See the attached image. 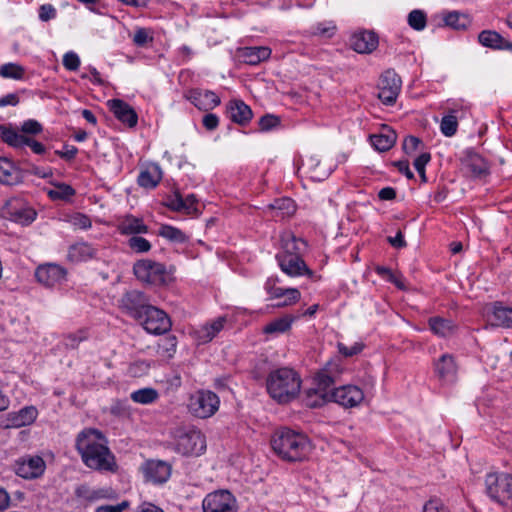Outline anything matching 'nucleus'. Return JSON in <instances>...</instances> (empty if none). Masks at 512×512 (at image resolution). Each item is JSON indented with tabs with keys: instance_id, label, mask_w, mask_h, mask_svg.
I'll list each match as a JSON object with an SVG mask.
<instances>
[{
	"instance_id": "nucleus-61",
	"label": "nucleus",
	"mask_w": 512,
	"mask_h": 512,
	"mask_svg": "<svg viewBox=\"0 0 512 512\" xmlns=\"http://www.w3.org/2000/svg\"><path fill=\"white\" fill-rule=\"evenodd\" d=\"M56 16V9L51 4H44L39 8V18L46 22Z\"/></svg>"
},
{
	"instance_id": "nucleus-40",
	"label": "nucleus",
	"mask_w": 512,
	"mask_h": 512,
	"mask_svg": "<svg viewBox=\"0 0 512 512\" xmlns=\"http://www.w3.org/2000/svg\"><path fill=\"white\" fill-rule=\"evenodd\" d=\"M159 235L175 243H184L187 240V236L180 229L170 225H162Z\"/></svg>"
},
{
	"instance_id": "nucleus-29",
	"label": "nucleus",
	"mask_w": 512,
	"mask_h": 512,
	"mask_svg": "<svg viewBox=\"0 0 512 512\" xmlns=\"http://www.w3.org/2000/svg\"><path fill=\"white\" fill-rule=\"evenodd\" d=\"M162 179V170L158 164L147 165L138 176V184L146 189L155 188Z\"/></svg>"
},
{
	"instance_id": "nucleus-32",
	"label": "nucleus",
	"mask_w": 512,
	"mask_h": 512,
	"mask_svg": "<svg viewBox=\"0 0 512 512\" xmlns=\"http://www.w3.org/2000/svg\"><path fill=\"white\" fill-rule=\"evenodd\" d=\"M305 247L306 244L302 239H297L292 233L285 232L281 235L282 251L279 254H296L300 256Z\"/></svg>"
},
{
	"instance_id": "nucleus-33",
	"label": "nucleus",
	"mask_w": 512,
	"mask_h": 512,
	"mask_svg": "<svg viewBox=\"0 0 512 512\" xmlns=\"http://www.w3.org/2000/svg\"><path fill=\"white\" fill-rule=\"evenodd\" d=\"M118 229L122 234H141L147 233L148 227L143 223L142 219L134 216L125 217L118 225Z\"/></svg>"
},
{
	"instance_id": "nucleus-8",
	"label": "nucleus",
	"mask_w": 512,
	"mask_h": 512,
	"mask_svg": "<svg viewBox=\"0 0 512 512\" xmlns=\"http://www.w3.org/2000/svg\"><path fill=\"white\" fill-rule=\"evenodd\" d=\"M137 321L151 334H164L171 328V321L168 315L163 310L152 305L146 308L141 318Z\"/></svg>"
},
{
	"instance_id": "nucleus-44",
	"label": "nucleus",
	"mask_w": 512,
	"mask_h": 512,
	"mask_svg": "<svg viewBox=\"0 0 512 512\" xmlns=\"http://www.w3.org/2000/svg\"><path fill=\"white\" fill-rule=\"evenodd\" d=\"M458 128V121L455 115L449 114L442 118L440 129L441 132L447 136L452 137L456 134Z\"/></svg>"
},
{
	"instance_id": "nucleus-20",
	"label": "nucleus",
	"mask_w": 512,
	"mask_h": 512,
	"mask_svg": "<svg viewBox=\"0 0 512 512\" xmlns=\"http://www.w3.org/2000/svg\"><path fill=\"white\" fill-rule=\"evenodd\" d=\"M187 99L202 111H209L220 104V98L210 90L193 89L187 94Z\"/></svg>"
},
{
	"instance_id": "nucleus-3",
	"label": "nucleus",
	"mask_w": 512,
	"mask_h": 512,
	"mask_svg": "<svg viewBox=\"0 0 512 512\" xmlns=\"http://www.w3.org/2000/svg\"><path fill=\"white\" fill-rule=\"evenodd\" d=\"M273 451L289 462L305 459L311 451L308 437L289 428H280L271 437Z\"/></svg>"
},
{
	"instance_id": "nucleus-30",
	"label": "nucleus",
	"mask_w": 512,
	"mask_h": 512,
	"mask_svg": "<svg viewBox=\"0 0 512 512\" xmlns=\"http://www.w3.org/2000/svg\"><path fill=\"white\" fill-rule=\"evenodd\" d=\"M478 39L485 47L512 51V42L503 38L496 31L484 30L479 34Z\"/></svg>"
},
{
	"instance_id": "nucleus-7",
	"label": "nucleus",
	"mask_w": 512,
	"mask_h": 512,
	"mask_svg": "<svg viewBox=\"0 0 512 512\" xmlns=\"http://www.w3.org/2000/svg\"><path fill=\"white\" fill-rule=\"evenodd\" d=\"M219 398L211 391H198L191 396L189 411L198 418H208L216 413L219 408Z\"/></svg>"
},
{
	"instance_id": "nucleus-1",
	"label": "nucleus",
	"mask_w": 512,
	"mask_h": 512,
	"mask_svg": "<svg viewBox=\"0 0 512 512\" xmlns=\"http://www.w3.org/2000/svg\"><path fill=\"white\" fill-rule=\"evenodd\" d=\"M340 372L339 363L328 362L317 374V388L307 391L306 405L317 407L321 406L326 401H334L346 408L359 405L364 399V394L359 387L345 385L331 389V386L335 383Z\"/></svg>"
},
{
	"instance_id": "nucleus-24",
	"label": "nucleus",
	"mask_w": 512,
	"mask_h": 512,
	"mask_svg": "<svg viewBox=\"0 0 512 512\" xmlns=\"http://www.w3.org/2000/svg\"><path fill=\"white\" fill-rule=\"evenodd\" d=\"M108 104L110 110L119 121L127 124L129 127H134L137 124V113L128 103L120 99H113Z\"/></svg>"
},
{
	"instance_id": "nucleus-4",
	"label": "nucleus",
	"mask_w": 512,
	"mask_h": 512,
	"mask_svg": "<svg viewBox=\"0 0 512 512\" xmlns=\"http://www.w3.org/2000/svg\"><path fill=\"white\" fill-rule=\"evenodd\" d=\"M267 391L279 403H287L294 399L301 388L298 374L289 368L272 371L266 381Z\"/></svg>"
},
{
	"instance_id": "nucleus-43",
	"label": "nucleus",
	"mask_w": 512,
	"mask_h": 512,
	"mask_svg": "<svg viewBox=\"0 0 512 512\" xmlns=\"http://www.w3.org/2000/svg\"><path fill=\"white\" fill-rule=\"evenodd\" d=\"M468 171L475 177H482L487 174V163L481 157H471L467 163Z\"/></svg>"
},
{
	"instance_id": "nucleus-37",
	"label": "nucleus",
	"mask_w": 512,
	"mask_h": 512,
	"mask_svg": "<svg viewBox=\"0 0 512 512\" xmlns=\"http://www.w3.org/2000/svg\"><path fill=\"white\" fill-rule=\"evenodd\" d=\"M0 137L8 145L14 148H22L25 146L27 136L12 128L0 126Z\"/></svg>"
},
{
	"instance_id": "nucleus-15",
	"label": "nucleus",
	"mask_w": 512,
	"mask_h": 512,
	"mask_svg": "<svg viewBox=\"0 0 512 512\" xmlns=\"http://www.w3.org/2000/svg\"><path fill=\"white\" fill-rule=\"evenodd\" d=\"M281 270L288 276L295 277L303 274L312 275V271L305 262L296 254H277L276 256Z\"/></svg>"
},
{
	"instance_id": "nucleus-34",
	"label": "nucleus",
	"mask_w": 512,
	"mask_h": 512,
	"mask_svg": "<svg viewBox=\"0 0 512 512\" xmlns=\"http://www.w3.org/2000/svg\"><path fill=\"white\" fill-rule=\"evenodd\" d=\"M96 249L90 244L82 242L70 247L68 256L72 261H87L96 256Z\"/></svg>"
},
{
	"instance_id": "nucleus-54",
	"label": "nucleus",
	"mask_w": 512,
	"mask_h": 512,
	"mask_svg": "<svg viewBox=\"0 0 512 512\" xmlns=\"http://www.w3.org/2000/svg\"><path fill=\"white\" fill-rule=\"evenodd\" d=\"M63 65L67 70L75 71L80 66V59L74 52H67L63 56Z\"/></svg>"
},
{
	"instance_id": "nucleus-41",
	"label": "nucleus",
	"mask_w": 512,
	"mask_h": 512,
	"mask_svg": "<svg viewBox=\"0 0 512 512\" xmlns=\"http://www.w3.org/2000/svg\"><path fill=\"white\" fill-rule=\"evenodd\" d=\"M158 392L153 388H143L131 393V399L140 404H150L157 400Z\"/></svg>"
},
{
	"instance_id": "nucleus-62",
	"label": "nucleus",
	"mask_w": 512,
	"mask_h": 512,
	"mask_svg": "<svg viewBox=\"0 0 512 512\" xmlns=\"http://www.w3.org/2000/svg\"><path fill=\"white\" fill-rule=\"evenodd\" d=\"M431 155L428 152L420 154L415 160H414V167L417 170V172H423L425 170V166L430 162Z\"/></svg>"
},
{
	"instance_id": "nucleus-25",
	"label": "nucleus",
	"mask_w": 512,
	"mask_h": 512,
	"mask_svg": "<svg viewBox=\"0 0 512 512\" xmlns=\"http://www.w3.org/2000/svg\"><path fill=\"white\" fill-rule=\"evenodd\" d=\"M271 55V49L266 46L243 47L237 50V58L249 65H257L267 60Z\"/></svg>"
},
{
	"instance_id": "nucleus-55",
	"label": "nucleus",
	"mask_w": 512,
	"mask_h": 512,
	"mask_svg": "<svg viewBox=\"0 0 512 512\" xmlns=\"http://www.w3.org/2000/svg\"><path fill=\"white\" fill-rule=\"evenodd\" d=\"M153 41V37L149 34V32L145 28H139L135 31L133 36V42L137 46H144L148 42Z\"/></svg>"
},
{
	"instance_id": "nucleus-38",
	"label": "nucleus",
	"mask_w": 512,
	"mask_h": 512,
	"mask_svg": "<svg viewBox=\"0 0 512 512\" xmlns=\"http://www.w3.org/2000/svg\"><path fill=\"white\" fill-rule=\"evenodd\" d=\"M293 321V317L284 316L268 323L263 331L267 334L284 333L290 329Z\"/></svg>"
},
{
	"instance_id": "nucleus-51",
	"label": "nucleus",
	"mask_w": 512,
	"mask_h": 512,
	"mask_svg": "<svg viewBox=\"0 0 512 512\" xmlns=\"http://www.w3.org/2000/svg\"><path fill=\"white\" fill-rule=\"evenodd\" d=\"M87 338L84 331L68 334L64 339V345L67 348L75 349L78 345Z\"/></svg>"
},
{
	"instance_id": "nucleus-28",
	"label": "nucleus",
	"mask_w": 512,
	"mask_h": 512,
	"mask_svg": "<svg viewBox=\"0 0 512 512\" xmlns=\"http://www.w3.org/2000/svg\"><path fill=\"white\" fill-rule=\"evenodd\" d=\"M230 119L240 125H245L252 118V110L242 100H232L227 105Z\"/></svg>"
},
{
	"instance_id": "nucleus-63",
	"label": "nucleus",
	"mask_w": 512,
	"mask_h": 512,
	"mask_svg": "<svg viewBox=\"0 0 512 512\" xmlns=\"http://www.w3.org/2000/svg\"><path fill=\"white\" fill-rule=\"evenodd\" d=\"M202 123L207 130L212 131L217 128L219 119L215 114L209 113L203 117Z\"/></svg>"
},
{
	"instance_id": "nucleus-11",
	"label": "nucleus",
	"mask_w": 512,
	"mask_h": 512,
	"mask_svg": "<svg viewBox=\"0 0 512 512\" xmlns=\"http://www.w3.org/2000/svg\"><path fill=\"white\" fill-rule=\"evenodd\" d=\"M378 98L386 105L396 102L401 89V79L393 70H386L380 77L378 84Z\"/></svg>"
},
{
	"instance_id": "nucleus-22",
	"label": "nucleus",
	"mask_w": 512,
	"mask_h": 512,
	"mask_svg": "<svg viewBox=\"0 0 512 512\" xmlns=\"http://www.w3.org/2000/svg\"><path fill=\"white\" fill-rule=\"evenodd\" d=\"M38 415V411L34 406H27L18 412H12L7 415L4 428H20L32 424Z\"/></svg>"
},
{
	"instance_id": "nucleus-2",
	"label": "nucleus",
	"mask_w": 512,
	"mask_h": 512,
	"mask_svg": "<svg viewBox=\"0 0 512 512\" xmlns=\"http://www.w3.org/2000/svg\"><path fill=\"white\" fill-rule=\"evenodd\" d=\"M76 449L83 463L94 470L115 472L117 464L104 435L96 429H86L76 438Z\"/></svg>"
},
{
	"instance_id": "nucleus-36",
	"label": "nucleus",
	"mask_w": 512,
	"mask_h": 512,
	"mask_svg": "<svg viewBox=\"0 0 512 512\" xmlns=\"http://www.w3.org/2000/svg\"><path fill=\"white\" fill-rule=\"evenodd\" d=\"M373 147L380 152L389 150L396 142V133L388 130L386 133L372 135L370 137Z\"/></svg>"
},
{
	"instance_id": "nucleus-35",
	"label": "nucleus",
	"mask_w": 512,
	"mask_h": 512,
	"mask_svg": "<svg viewBox=\"0 0 512 512\" xmlns=\"http://www.w3.org/2000/svg\"><path fill=\"white\" fill-rule=\"evenodd\" d=\"M271 296L275 299L285 298L275 305L277 307H284L296 303L300 299V292L295 288L284 289L275 287L271 290Z\"/></svg>"
},
{
	"instance_id": "nucleus-57",
	"label": "nucleus",
	"mask_w": 512,
	"mask_h": 512,
	"mask_svg": "<svg viewBox=\"0 0 512 512\" xmlns=\"http://www.w3.org/2000/svg\"><path fill=\"white\" fill-rule=\"evenodd\" d=\"M421 140L415 136H407L403 141V150L406 154L414 153L418 146L421 144Z\"/></svg>"
},
{
	"instance_id": "nucleus-26",
	"label": "nucleus",
	"mask_w": 512,
	"mask_h": 512,
	"mask_svg": "<svg viewBox=\"0 0 512 512\" xmlns=\"http://www.w3.org/2000/svg\"><path fill=\"white\" fill-rule=\"evenodd\" d=\"M438 377L445 381H453L457 374V363L452 354L445 353L434 363Z\"/></svg>"
},
{
	"instance_id": "nucleus-64",
	"label": "nucleus",
	"mask_w": 512,
	"mask_h": 512,
	"mask_svg": "<svg viewBox=\"0 0 512 512\" xmlns=\"http://www.w3.org/2000/svg\"><path fill=\"white\" fill-rule=\"evenodd\" d=\"M127 507V503L123 502L118 505H105L96 509V512H122Z\"/></svg>"
},
{
	"instance_id": "nucleus-53",
	"label": "nucleus",
	"mask_w": 512,
	"mask_h": 512,
	"mask_svg": "<svg viewBox=\"0 0 512 512\" xmlns=\"http://www.w3.org/2000/svg\"><path fill=\"white\" fill-rule=\"evenodd\" d=\"M337 347H338V351L341 355H343L345 357H351V356H354L362 351L363 344L356 342L351 347H348L344 343L338 342Z\"/></svg>"
},
{
	"instance_id": "nucleus-6",
	"label": "nucleus",
	"mask_w": 512,
	"mask_h": 512,
	"mask_svg": "<svg viewBox=\"0 0 512 512\" xmlns=\"http://www.w3.org/2000/svg\"><path fill=\"white\" fill-rule=\"evenodd\" d=\"M133 271L138 280L152 285L165 284L168 276L164 264L150 259L137 261Z\"/></svg>"
},
{
	"instance_id": "nucleus-56",
	"label": "nucleus",
	"mask_w": 512,
	"mask_h": 512,
	"mask_svg": "<svg viewBox=\"0 0 512 512\" xmlns=\"http://www.w3.org/2000/svg\"><path fill=\"white\" fill-rule=\"evenodd\" d=\"M423 512H449V510L440 499L433 498L425 503Z\"/></svg>"
},
{
	"instance_id": "nucleus-52",
	"label": "nucleus",
	"mask_w": 512,
	"mask_h": 512,
	"mask_svg": "<svg viewBox=\"0 0 512 512\" xmlns=\"http://www.w3.org/2000/svg\"><path fill=\"white\" fill-rule=\"evenodd\" d=\"M176 337L175 336H169L166 339L162 341L161 344H159V350L162 353V355H165L167 357H172V355L176 351Z\"/></svg>"
},
{
	"instance_id": "nucleus-9",
	"label": "nucleus",
	"mask_w": 512,
	"mask_h": 512,
	"mask_svg": "<svg viewBox=\"0 0 512 512\" xmlns=\"http://www.w3.org/2000/svg\"><path fill=\"white\" fill-rule=\"evenodd\" d=\"M204 512H236V499L228 490L209 493L202 503Z\"/></svg>"
},
{
	"instance_id": "nucleus-16",
	"label": "nucleus",
	"mask_w": 512,
	"mask_h": 512,
	"mask_svg": "<svg viewBox=\"0 0 512 512\" xmlns=\"http://www.w3.org/2000/svg\"><path fill=\"white\" fill-rule=\"evenodd\" d=\"M177 446L183 454L199 455L205 451V438L200 431L191 430L179 437Z\"/></svg>"
},
{
	"instance_id": "nucleus-48",
	"label": "nucleus",
	"mask_w": 512,
	"mask_h": 512,
	"mask_svg": "<svg viewBox=\"0 0 512 512\" xmlns=\"http://www.w3.org/2000/svg\"><path fill=\"white\" fill-rule=\"evenodd\" d=\"M129 247L137 253H145L151 249L150 242L141 236H132L128 240Z\"/></svg>"
},
{
	"instance_id": "nucleus-23",
	"label": "nucleus",
	"mask_w": 512,
	"mask_h": 512,
	"mask_svg": "<svg viewBox=\"0 0 512 512\" xmlns=\"http://www.w3.org/2000/svg\"><path fill=\"white\" fill-rule=\"evenodd\" d=\"M226 323L227 318L225 316H220L217 319L196 329L194 331V337L198 344H205L210 342L214 337L218 335L220 331L223 330Z\"/></svg>"
},
{
	"instance_id": "nucleus-5",
	"label": "nucleus",
	"mask_w": 512,
	"mask_h": 512,
	"mask_svg": "<svg viewBox=\"0 0 512 512\" xmlns=\"http://www.w3.org/2000/svg\"><path fill=\"white\" fill-rule=\"evenodd\" d=\"M486 491L491 499L512 509V476L505 473H490L485 480Z\"/></svg>"
},
{
	"instance_id": "nucleus-59",
	"label": "nucleus",
	"mask_w": 512,
	"mask_h": 512,
	"mask_svg": "<svg viewBox=\"0 0 512 512\" xmlns=\"http://www.w3.org/2000/svg\"><path fill=\"white\" fill-rule=\"evenodd\" d=\"M278 124H279V119H278V117H276L274 115L268 114V115L261 117L259 120V126H260L261 130H263V131L270 130V129L276 127Z\"/></svg>"
},
{
	"instance_id": "nucleus-17",
	"label": "nucleus",
	"mask_w": 512,
	"mask_h": 512,
	"mask_svg": "<svg viewBox=\"0 0 512 512\" xmlns=\"http://www.w3.org/2000/svg\"><path fill=\"white\" fill-rule=\"evenodd\" d=\"M66 271L56 264H47L37 268L35 277L46 287H54L65 280Z\"/></svg>"
},
{
	"instance_id": "nucleus-47",
	"label": "nucleus",
	"mask_w": 512,
	"mask_h": 512,
	"mask_svg": "<svg viewBox=\"0 0 512 512\" xmlns=\"http://www.w3.org/2000/svg\"><path fill=\"white\" fill-rule=\"evenodd\" d=\"M445 24L454 29H463L466 27L468 19L464 15H460L458 12H450L444 18Z\"/></svg>"
},
{
	"instance_id": "nucleus-58",
	"label": "nucleus",
	"mask_w": 512,
	"mask_h": 512,
	"mask_svg": "<svg viewBox=\"0 0 512 512\" xmlns=\"http://www.w3.org/2000/svg\"><path fill=\"white\" fill-rule=\"evenodd\" d=\"M71 223L74 227L79 229H87L91 227V220L84 214L77 213L71 217Z\"/></svg>"
},
{
	"instance_id": "nucleus-27",
	"label": "nucleus",
	"mask_w": 512,
	"mask_h": 512,
	"mask_svg": "<svg viewBox=\"0 0 512 512\" xmlns=\"http://www.w3.org/2000/svg\"><path fill=\"white\" fill-rule=\"evenodd\" d=\"M23 180L22 172L8 158L0 157V183L16 185Z\"/></svg>"
},
{
	"instance_id": "nucleus-18",
	"label": "nucleus",
	"mask_w": 512,
	"mask_h": 512,
	"mask_svg": "<svg viewBox=\"0 0 512 512\" xmlns=\"http://www.w3.org/2000/svg\"><path fill=\"white\" fill-rule=\"evenodd\" d=\"M197 204L198 200L194 194H189L183 198L179 191H175L173 195L169 196L166 202V206L169 209L176 212H183L188 215L199 214Z\"/></svg>"
},
{
	"instance_id": "nucleus-49",
	"label": "nucleus",
	"mask_w": 512,
	"mask_h": 512,
	"mask_svg": "<svg viewBox=\"0 0 512 512\" xmlns=\"http://www.w3.org/2000/svg\"><path fill=\"white\" fill-rule=\"evenodd\" d=\"M150 363L145 360H137L129 366V374L133 377H141L149 371Z\"/></svg>"
},
{
	"instance_id": "nucleus-45",
	"label": "nucleus",
	"mask_w": 512,
	"mask_h": 512,
	"mask_svg": "<svg viewBox=\"0 0 512 512\" xmlns=\"http://www.w3.org/2000/svg\"><path fill=\"white\" fill-rule=\"evenodd\" d=\"M270 207L280 211L283 217L290 216L295 212L294 201L290 198L277 199Z\"/></svg>"
},
{
	"instance_id": "nucleus-13",
	"label": "nucleus",
	"mask_w": 512,
	"mask_h": 512,
	"mask_svg": "<svg viewBox=\"0 0 512 512\" xmlns=\"http://www.w3.org/2000/svg\"><path fill=\"white\" fill-rule=\"evenodd\" d=\"M46 468L45 461L38 455L23 456L14 464L16 474L24 479L40 477Z\"/></svg>"
},
{
	"instance_id": "nucleus-31",
	"label": "nucleus",
	"mask_w": 512,
	"mask_h": 512,
	"mask_svg": "<svg viewBox=\"0 0 512 512\" xmlns=\"http://www.w3.org/2000/svg\"><path fill=\"white\" fill-rule=\"evenodd\" d=\"M428 323L431 331L439 337H450L457 331V326L450 319L436 316L431 317Z\"/></svg>"
},
{
	"instance_id": "nucleus-12",
	"label": "nucleus",
	"mask_w": 512,
	"mask_h": 512,
	"mask_svg": "<svg viewBox=\"0 0 512 512\" xmlns=\"http://www.w3.org/2000/svg\"><path fill=\"white\" fill-rule=\"evenodd\" d=\"M3 215L23 226L31 224L36 218L35 210L19 199L8 201L3 209Z\"/></svg>"
},
{
	"instance_id": "nucleus-10",
	"label": "nucleus",
	"mask_w": 512,
	"mask_h": 512,
	"mask_svg": "<svg viewBox=\"0 0 512 512\" xmlns=\"http://www.w3.org/2000/svg\"><path fill=\"white\" fill-rule=\"evenodd\" d=\"M118 303L119 308L123 312L136 320L141 318V315L150 305L149 299L146 297V295L138 290H130L125 292L119 299Z\"/></svg>"
},
{
	"instance_id": "nucleus-60",
	"label": "nucleus",
	"mask_w": 512,
	"mask_h": 512,
	"mask_svg": "<svg viewBox=\"0 0 512 512\" xmlns=\"http://www.w3.org/2000/svg\"><path fill=\"white\" fill-rule=\"evenodd\" d=\"M336 27L332 24L319 23L313 33L323 37L330 38L335 33Z\"/></svg>"
},
{
	"instance_id": "nucleus-21",
	"label": "nucleus",
	"mask_w": 512,
	"mask_h": 512,
	"mask_svg": "<svg viewBox=\"0 0 512 512\" xmlns=\"http://www.w3.org/2000/svg\"><path fill=\"white\" fill-rule=\"evenodd\" d=\"M350 46L357 53L369 54L378 46V37L372 31L354 33L350 38Z\"/></svg>"
},
{
	"instance_id": "nucleus-19",
	"label": "nucleus",
	"mask_w": 512,
	"mask_h": 512,
	"mask_svg": "<svg viewBox=\"0 0 512 512\" xmlns=\"http://www.w3.org/2000/svg\"><path fill=\"white\" fill-rule=\"evenodd\" d=\"M485 314L492 326L512 328V308L494 303L485 307Z\"/></svg>"
},
{
	"instance_id": "nucleus-50",
	"label": "nucleus",
	"mask_w": 512,
	"mask_h": 512,
	"mask_svg": "<svg viewBox=\"0 0 512 512\" xmlns=\"http://www.w3.org/2000/svg\"><path fill=\"white\" fill-rule=\"evenodd\" d=\"M42 130H43L42 125L34 119L26 120L21 125V132L24 135L26 134V136L40 134L42 132Z\"/></svg>"
},
{
	"instance_id": "nucleus-46",
	"label": "nucleus",
	"mask_w": 512,
	"mask_h": 512,
	"mask_svg": "<svg viewBox=\"0 0 512 512\" xmlns=\"http://www.w3.org/2000/svg\"><path fill=\"white\" fill-rule=\"evenodd\" d=\"M408 23L409 25L417 30L421 31L426 26V15L421 10H413L408 15Z\"/></svg>"
},
{
	"instance_id": "nucleus-39",
	"label": "nucleus",
	"mask_w": 512,
	"mask_h": 512,
	"mask_svg": "<svg viewBox=\"0 0 512 512\" xmlns=\"http://www.w3.org/2000/svg\"><path fill=\"white\" fill-rule=\"evenodd\" d=\"M48 196L52 200H69L75 195V190L68 184H55L53 189L48 190Z\"/></svg>"
},
{
	"instance_id": "nucleus-14",
	"label": "nucleus",
	"mask_w": 512,
	"mask_h": 512,
	"mask_svg": "<svg viewBox=\"0 0 512 512\" xmlns=\"http://www.w3.org/2000/svg\"><path fill=\"white\" fill-rule=\"evenodd\" d=\"M140 471L147 482L163 484L171 475V466L161 460H148L142 464Z\"/></svg>"
},
{
	"instance_id": "nucleus-42",
	"label": "nucleus",
	"mask_w": 512,
	"mask_h": 512,
	"mask_svg": "<svg viewBox=\"0 0 512 512\" xmlns=\"http://www.w3.org/2000/svg\"><path fill=\"white\" fill-rule=\"evenodd\" d=\"M25 68L17 63H6L0 67V76L20 80L24 77Z\"/></svg>"
}]
</instances>
